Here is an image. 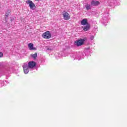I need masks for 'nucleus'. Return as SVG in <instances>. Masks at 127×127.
Listing matches in <instances>:
<instances>
[{"label": "nucleus", "mask_w": 127, "mask_h": 127, "mask_svg": "<svg viewBox=\"0 0 127 127\" xmlns=\"http://www.w3.org/2000/svg\"><path fill=\"white\" fill-rule=\"evenodd\" d=\"M22 67L23 69L24 73L25 74H28V72H29V67H28L27 66V64H23Z\"/></svg>", "instance_id": "nucleus-4"}, {"label": "nucleus", "mask_w": 127, "mask_h": 127, "mask_svg": "<svg viewBox=\"0 0 127 127\" xmlns=\"http://www.w3.org/2000/svg\"><path fill=\"white\" fill-rule=\"evenodd\" d=\"M63 17L64 20H69L70 17V14L64 11V12L63 13Z\"/></svg>", "instance_id": "nucleus-2"}, {"label": "nucleus", "mask_w": 127, "mask_h": 127, "mask_svg": "<svg viewBox=\"0 0 127 127\" xmlns=\"http://www.w3.org/2000/svg\"><path fill=\"white\" fill-rule=\"evenodd\" d=\"M84 41L85 40L84 39L78 40L74 42V44L76 45V46H82V45L84 44Z\"/></svg>", "instance_id": "nucleus-3"}, {"label": "nucleus", "mask_w": 127, "mask_h": 127, "mask_svg": "<svg viewBox=\"0 0 127 127\" xmlns=\"http://www.w3.org/2000/svg\"><path fill=\"white\" fill-rule=\"evenodd\" d=\"M31 57L34 58V59H36V58L37 57V53H35L34 54H31Z\"/></svg>", "instance_id": "nucleus-12"}, {"label": "nucleus", "mask_w": 127, "mask_h": 127, "mask_svg": "<svg viewBox=\"0 0 127 127\" xmlns=\"http://www.w3.org/2000/svg\"><path fill=\"white\" fill-rule=\"evenodd\" d=\"M2 56H3V54L2 52H0V57H2Z\"/></svg>", "instance_id": "nucleus-13"}, {"label": "nucleus", "mask_w": 127, "mask_h": 127, "mask_svg": "<svg viewBox=\"0 0 127 127\" xmlns=\"http://www.w3.org/2000/svg\"><path fill=\"white\" fill-rule=\"evenodd\" d=\"M87 49L89 50L90 49V47L87 48Z\"/></svg>", "instance_id": "nucleus-17"}, {"label": "nucleus", "mask_w": 127, "mask_h": 127, "mask_svg": "<svg viewBox=\"0 0 127 127\" xmlns=\"http://www.w3.org/2000/svg\"><path fill=\"white\" fill-rule=\"evenodd\" d=\"M91 5L89 4H86L85 5V8L87 10H89V9H91L92 8L91 7Z\"/></svg>", "instance_id": "nucleus-11"}, {"label": "nucleus", "mask_w": 127, "mask_h": 127, "mask_svg": "<svg viewBox=\"0 0 127 127\" xmlns=\"http://www.w3.org/2000/svg\"><path fill=\"white\" fill-rule=\"evenodd\" d=\"M81 25H87V24H89L88 23V20L87 19H83L81 21Z\"/></svg>", "instance_id": "nucleus-9"}, {"label": "nucleus", "mask_w": 127, "mask_h": 127, "mask_svg": "<svg viewBox=\"0 0 127 127\" xmlns=\"http://www.w3.org/2000/svg\"><path fill=\"white\" fill-rule=\"evenodd\" d=\"M36 1H39L40 0H35Z\"/></svg>", "instance_id": "nucleus-16"}, {"label": "nucleus", "mask_w": 127, "mask_h": 127, "mask_svg": "<svg viewBox=\"0 0 127 127\" xmlns=\"http://www.w3.org/2000/svg\"><path fill=\"white\" fill-rule=\"evenodd\" d=\"M84 31H88L90 29V24H87L85 26L82 27Z\"/></svg>", "instance_id": "nucleus-10"}, {"label": "nucleus", "mask_w": 127, "mask_h": 127, "mask_svg": "<svg viewBox=\"0 0 127 127\" xmlns=\"http://www.w3.org/2000/svg\"><path fill=\"white\" fill-rule=\"evenodd\" d=\"M28 47L29 50H36V48L33 47V44L31 43L28 45Z\"/></svg>", "instance_id": "nucleus-8"}, {"label": "nucleus", "mask_w": 127, "mask_h": 127, "mask_svg": "<svg viewBox=\"0 0 127 127\" xmlns=\"http://www.w3.org/2000/svg\"><path fill=\"white\" fill-rule=\"evenodd\" d=\"M90 38L92 40H93V39H94V38H95V37L94 36H92Z\"/></svg>", "instance_id": "nucleus-14"}, {"label": "nucleus", "mask_w": 127, "mask_h": 127, "mask_svg": "<svg viewBox=\"0 0 127 127\" xmlns=\"http://www.w3.org/2000/svg\"><path fill=\"white\" fill-rule=\"evenodd\" d=\"M27 3L29 4L30 8L31 9H34L35 8V4L32 2V1L29 0L26 1Z\"/></svg>", "instance_id": "nucleus-5"}, {"label": "nucleus", "mask_w": 127, "mask_h": 127, "mask_svg": "<svg viewBox=\"0 0 127 127\" xmlns=\"http://www.w3.org/2000/svg\"><path fill=\"white\" fill-rule=\"evenodd\" d=\"M9 15V13H5V16H8Z\"/></svg>", "instance_id": "nucleus-15"}, {"label": "nucleus", "mask_w": 127, "mask_h": 127, "mask_svg": "<svg viewBox=\"0 0 127 127\" xmlns=\"http://www.w3.org/2000/svg\"><path fill=\"white\" fill-rule=\"evenodd\" d=\"M42 37L45 39H49L51 38V33L50 31H48L42 34Z\"/></svg>", "instance_id": "nucleus-1"}, {"label": "nucleus", "mask_w": 127, "mask_h": 127, "mask_svg": "<svg viewBox=\"0 0 127 127\" xmlns=\"http://www.w3.org/2000/svg\"><path fill=\"white\" fill-rule=\"evenodd\" d=\"M99 4H100V2L99 1H96V0H92L91 3V6H97Z\"/></svg>", "instance_id": "nucleus-7"}, {"label": "nucleus", "mask_w": 127, "mask_h": 127, "mask_svg": "<svg viewBox=\"0 0 127 127\" xmlns=\"http://www.w3.org/2000/svg\"><path fill=\"white\" fill-rule=\"evenodd\" d=\"M36 66V63L35 62L31 61L29 62L28 63V67L30 69H32V68H34Z\"/></svg>", "instance_id": "nucleus-6"}]
</instances>
